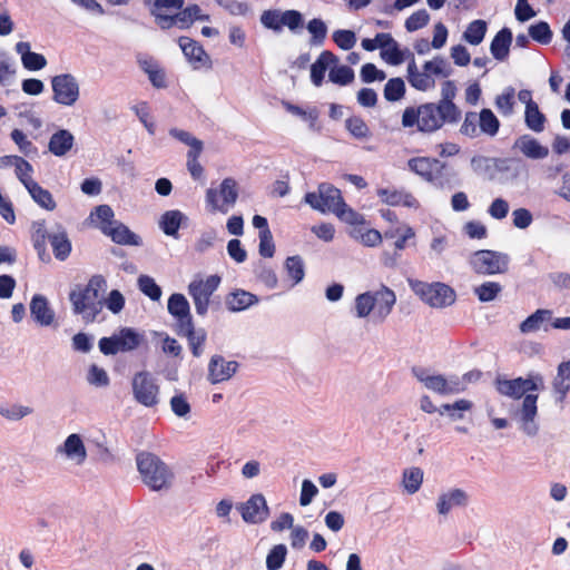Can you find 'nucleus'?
I'll list each match as a JSON object with an SVG mask.
<instances>
[{
	"instance_id": "obj_35",
	"label": "nucleus",
	"mask_w": 570,
	"mask_h": 570,
	"mask_svg": "<svg viewBox=\"0 0 570 570\" xmlns=\"http://www.w3.org/2000/svg\"><path fill=\"white\" fill-rule=\"evenodd\" d=\"M479 136L494 137L500 129V120L490 108H483L479 112Z\"/></svg>"
},
{
	"instance_id": "obj_45",
	"label": "nucleus",
	"mask_w": 570,
	"mask_h": 570,
	"mask_svg": "<svg viewBox=\"0 0 570 570\" xmlns=\"http://www.w3.org/2000/svg\"><path fill=\"white\" fill-rule=\"evenodd\" d=\"M514 95V88L507 87L501 95L495 97L494 105L502 116L509 117L513 114Z\"/></svg>"
},
{
	"instance_id": "obj_37",
	"label": "nucleus",
	"mask_w": 570,
	"mask_h": 570,
	"mask_svg": "<svg viewBox=\"0 0 570 570\" xmlns=\"http://www.w3.org/2000/svg\"><path fill=\"white\" fill-rule=\"evenodd\" d=\"M306 30L311 35L309 45L312 47H322L326 40L328 28L321 18H313L306 24Z\"/></svg>"
},
{
	"instance_id": "obj_18",
	"label": "nucleus",
	"mask_w": 570,
	"mask_h": 570,
	"mask_svg": "<svg viewBox=\"0 0 570 570\" xmlns=\"http://www.w3.org/2000/svg\"><path fill=\"white\" fill-rule=\"evenodd\" d=\"M29 307L31 317L38 325L43 327L52 325L56 314L45 295L35 294Z\"/></svg>"
},
{
	"instance_id": "obj_43",
	"label": "nucleus",
	"mask_w": 570,
	"mask_h": 570,
	"mask_svg": "<svg viewBox=\"0 0 570 570\" xmlns=\"http://www.w3.org/2000/svg\"><path fill=\"white\" fill-rule=\"evenodd\" d=\"M487 29L488 24L484 20H474L466 27L463 33V39L472 46H478L483 41Z\"/></svg>"
},
{
	"instance_id": "obj_58",
	"label": "nucleus",
	"mask_w": 570,
	"mask_h": 570,
	"mask_svg": "<svg viewBox=\"0 0 570 570\" xmlns=\"http://www.w3.org/2000/svg\"><path fill=\"white\" fill-rule=\"evenodd\" d=\"M405 52H409V50H402L400 48V45L396 40H394L391 46L387 48H383L381 50V58L392 65V66H399L404 62L405 60Z\"/></svg>"
},
{
	"instance_id": "obj_33",
	"label": "nucleus",
	"mask_w": 570,
	"mask_h": 570,
	"mask_svg": "<svg viewBox=\"0 0 570 570\" xmlns=\"http://www.w3.org/2000/svg\"><path fill=\"white\" fill-rule=\"evenodd\" d=\"M187 217L178 209L165 212L159 220V227L167 236L177 237L183 220Z\"/></svg>"
},
{
	"instance_id": "obj_49",
	"label": "nucleus",
	"mask_w": 570,
	"mask_h": 570,
	"mask_svg": "<svg viewBox=\"0 0 570 570\" xmlns=\"http://www.w3.org/2000/svg\"><path fill=\"white\" fill-rule=\"evenodd\" d=\"M188 294L193 298L196 313L200 316H204L208 311L210 295L198 288L191 282L188 285Z\"/></svg>"
},
{
	"instance_id": "obj_56",
	"label": "nucleus",
	"mask_w": 570,
	"mask_h": 570,
	"mask_svg": "<svg viewBox=\"0 0 570 570\" xmlns=\"http://www.w3.org/2000/svg\"><path fill=\"white\" fill-rule=\"evenodd\" d=\"M501 291L502 286L497 282H484L474 287V294L482 303L494 301Z\"/></svg>"
},
{
	"instance_id": "obj_6",
	"label": "nucleus",
	"mask_w": 570,
	"mask_h": 570,
	"mask_svg": "<svg viewBox=\"0 0 570 570\" xmlns=\"http://www.w3.org/2000/svg\"><path fill=\"white\" fill-rule=\"evenodd\" d=\"M131 392L134 400L142 406L155 407L159 403V384L155 375L147 370L134 374Z\"/></svg>"
},
{
	"instance_id": "obj_51",
	"label": "nucleus",
	"mask_w": 570,
	"mask_h": 570,
	"mask_svg": "<svg viewBox=\"0 0 570 570\" xmlns=\"http://www.w3.org/2000/svg\"><path fill=\"white\" fill-rule=\"evenodd\" d=\"M346 130L356 139H366L371 131L366 122L360 116H351L345 120Z\"/></svg>"
},
{
	"instance_id": "obj_57",
	"label": "nucleus",
	"mask_w": 570,
	"mask_h": 570,
	"mask_svg": "<svg viewBox=\"0 0 570 570\" xmlns=\"http://www.w3.org/2000/svg\"><path fill=\"white\" fill-rule=\"evenodd\" d=\"M554 392L570 391V361L562 362L558 366L557 376L553 380Z\"/></svg>"
},
{
	"instance_id": "obj_24",
	"label": "nucleus",
	"mask_w": 570,
	"mask_h": 570,
	"mask_svg": "<svg viewBox=\"0 0 570 570\" xmlns=\"http://www.w3.org/2000/svg\"><path fill=\"white\" fill-rule=\"evenodd\" d=\"M57 452L63 453L69 460L82 464L87 458L83 441L79 434L72 433L67 436L63 444L57 448Z\"/></svg>"
},
{
	"instance_id": "obj_44",
	"label": "nucleus",
	"mask_w": 570,
	"mask_h": 570,
	"mask_svg": "<svg viewBox=\"0 0 570 570\" xmlns=\"http://www.w3.org/2000/svg\"><path fill=\"white\" fill-rule=\"evenodd\" d=\"M279 18L282 29L286 27L294 35L299 33L304 28V16L296 9H288L283 11L282 17Z\"/></svg>"
},
{
	"instance_id": "obj_30",
	"label": "nucleus",
	"mask_w": 570,
	"mask_h": 570,
	"mask_svg": "<svg viewBox=\"0 0 570 570\" xmlns=\"http://www.w3.org/2000/svg\"><path fill=\"white\" fill-rule=\"evenodd\" d=\"M177 335L186 337L188 341L191 354L195 357H199L203 354V345L206 342V331L204 328L196 330L194 324L185 328L177 330Z\"/></svg>"
},
{
	"instance_id": "obj_34",
	"label": "nucleus",
	"mask_w": 570,
	"mask_h": 570,
	"mask_svg": "<svg viewBox=\"0 0 570 570\" xmlns=\"http://www.w3.org/2000/svg\"><path fill=\"white\" fill-rule=\"evenodd\" d=\"M159 28L161 30H168L173 27H178L179 29H188L193 26L194 21L190 18V12L187 11L184 7L180 10H177L171 16H159Z\"/></svg>"
},
{
	"instance_id": "obj_15",
	"label": "nucleus",
	"mask_w": 570,
	"mask_h": 570,
	"mask_svg": "<svg viewBox=\"0 0 570 570\" xmlns=\"http://www.w3.org/2000/svg\"><path fill=\"white\" fill-rule=\"evenodd\" d=\"M236 361H226L222 355L212 356L208 364V381L212 384L229 380L237 371Z\"/></svg>"
},
{
	"instance_id": "obj_31",
	"label": "nucleus",
	"mask_w": 570,
	"mask_h": 570,
	"mask_svg": "<svg viewBox=\"0 0 570 570\" xmlns=\"http://www.w3.org/2000/svg\"><path fill=\"white\" fill-rule=\"evenodd\" d=\"M456 92L458 88L455 82L453 80H445L441 87V98L435 102L461 120L462 111L454 102Z\"/></svg>"
},
{
	"instance_id": "obj_59",
	"label": "nucleus",
	"mask_w": 570,
	"mask_h": 570,
	"mask_svg": "<svg viewBox=\"0 0 570 570\" xmlns=\"http://www.w3.org/2000/svg\"><path fill=\"white\" fill-rule=\"evenodd\" d=\"M333 41L342 50H351L357 41L356 35L353 30L337 29L332 35Z\"/></svg>"
},
{
	"instance_id": "obj_10",
	"label": "nucleus",
	"mask_w": 570,
	"mask_h": 570,
	"mask_svg": "<svg viewBox=\"0 0 570 570\" xmlns=\"http://www.w3.org/2000/svg\"><path fill=\"white\" fill-rule=\"evenodd\" d=\"M440 62L439 56L432 60L425 61L422 66V71L417 69L414 58L407 65V81L410 85L420 91H428L435 87L433 76L439 77Z\"/></svg>"
},
{
	"instance_id": "obj_36",
	"label": "nucleus",
	"mask_w": 570,
	"mask_h": 570,
	"mask_svg": "<svg viewBox=\"0 0 570 570\" xmlns=\"http://www.w3.org/2000/svg\"><path fill=\"white\" fill-rule=\"evenodd\" d=\"M459 185L456 173L449 169L445 163L440 161L434 177L433 187L442 190H451Z\"/></svg>"
},
{
	"instance_id": "obj_53",
	"label": "nucleus",
	"mask_w": 570,
	"mask_h": 570,
	"mask_svg": "<svg viewBox=\"0 0 570 570\" xmlns=\"http://www.w3.org/2000/svg\"><path fill=\"white\" fill-rule=\"evenodd\" d=\"M528 31L530 38L541 45H548L552 40V30L549 23L546 21H538L535 23H532L529 27Z\"/></svg>"
},
{
	"instance_id": "obj_46",
	"label": "nucleus",
	"mask_w": 570,
	"mask_h": 570,
	"mask_svg": "<svg viewBox=\"0 0 570 570\" xmlns=\"http://www.w3.org/2000/svg\"><path fill=\"white\" fill-rule=\"evenodd\" d=\"M405 82L402 78L395 77L387 80L384 86L383 95L387 101L395 102L405 95Z\"/></svg>"
},
{
	"instance_id": "obj_2",
	"label": "nucleus",
	"mask_w": 570,
	"mask_h": 570,
	"mask_svg": "<svg viewBox=\"0 0 570 570\" xmlns=\"http://www.w3.org/2000/svg\"><path fill=\"white\" fill-rule=\"evenodd\" d=\"M494 386L498 393L503 396L513 400H520L523 397L520 410L521 430L529 436L537 435L539 425L534 419L538 413V395L532 393L527 394L523 377L519 376L515 379H507L498 375L494 380Z\"/></svg>"
},
{
	"instance_id": "obj_4",
	"label": "nucleus",
	"mask_w": 570,
	"mask_h": 570,
	"mask_svg": "<svg viewBox=\"0 0 570 570\" xmlns=\"http://www.w3.org/2000/svg\"><path fill=\"white\" fill-rule=\"evenodd\" d=\"M138 472L142 482L153 491L169 489L174 473L170 468L154 453L140 452L136 456Z\"/></svg>"
},
{
	"instance_id": "obj_52",
	"label": "nucleus",
	"mask_w": 570,
	"mask_h": 570,
	"mask_svg": "<svg viewBox=\"0 0 570 570\" xmlns=\"http://www.w3.org/2000/svg\"><path fill=\"white\" fill-rule=\"evenodd\" d=\"M354 77V70L346 65L335 66L328 72L330 81L338 86L350 85Z\"/></svg>"
},
{
	"instance_id": "obj_23",
	"label": "nucleus",
	"mask_w": 570,
	"mask_h": 570,
	"mask_svg": "<svg viewBox=\"0 0 570 570\" xmlns=\"http://www.w3.org/2000/svg\"><path fill=\"white\" fill-rule=\"evenodd\" d=\"M75 145V136L68 129H58L49 138L48 150L56 157L66 156Z\"/></svg>"
},
{
	"instance_id": "obj_13",
	"label": "nucleus",
	"mask_w": 570,
	"mask_h": 570,
	"mask_svg": "<svg viewBox=\"0 0 570 570\" xmlns=\"http://www.w3.org/2000/svg\"><path fill=\"white\" fill-rule=\"evenodd\" d=\"M178 45L185 58L194 69H199L203 67L208 69L212 68L210 56L205 51L199 42L189 37L183 36L179 37Z\"/></svg>"
},
{
	"instance_id": "obj_8",
	"label": "nucleus",
	"mask_w": 570,
	"mask_h": 570,
	"mask_svg": "<svg viewBox=\"0 0 570 570\" xmlns=\"http://www.w3.org/2000/svg\"><path fill=\"white\" fill-rule=\"evenodd\" d=\"M304 202L314 210L323 214H335L337 209L344 205L341 190L328 183L320 184L317 191L306 193Z\"/></svg>"
},
{
	"instance_id": "obj_25",
	"label": "nucleus",
	"mask_w": 570,
	"mask_h": 570,
	"mask_svg": "<svg viewBox=\"0 0 570 570\" xmlns=\"http://www.w3.org/2000/svg\"><path fill=\"white\" fill-rule=\"evenodd\" d=\"M513 35L510 28L503 27L493 37L490 43V52L498 61H505L510 53Z\"/></svg>"
},
{
	"instance_id": "obj_17",
	"label": "nucleus",
	"mask_w": 570,
	"mask_h": 570,
	"mask_svg": "<svg viewBox=\"0 0 570 570\" xmlns=\"http://www.w3.org/2000/svg\"><path fill=\"white\" fill-rule=\"evenodd\" d=\"M101 233L109 237L115 244L122 246H140V236L129 229L124 223L117 220L112 227H101Z\"/></svg>"
},
{
	"instance_id": "obj_50",
	"label": "nucleus",
	"mask_w": 570,
	"mask_h": 570,
	"mask_svg": "<svg viewBox=\"0 0 570 570\" xmlns=\"http://www.w3.org/2000/svg\"><path fill=\"white\" fill-rule=\"evenodd\" d=\"M285 269L293 279L294 285L301 283L305 276L304 261L299 255L289 256L285 261Z\"/></svg>"
},
{
	"instance_id": "obj_9",
	"label": "nucleus",
	"mask_w": 570,
	"mask_h": 570,
	"mask_svg": "<svg viewBox=\"0 0 570 570\" xmlns=\"http://www.w3.org/2000/svg\"><path fill=\"white\" fill-rule=\"evenodd\" d=\"M509 262L508 254L491 249L476 250L470 259L473 271L482 275L503 274L508 271Z\"/></svg>"
},
{
	"instance_id": "obj_11",
	"label": "nucleus",
	"mask_w": 570,
	"mask_h": 570,
	"mask_svg": "<svg viewBox=\"0 0 570 570\" xmlns=\"http://www.w3.org/2000/svg\"><path fill=\"white\" fill-rule=\"evenodd\" d=\"M52 100L58 105L72 107L79 99L78 80L71 73H60L51 78Z\"/></svg>"
},
{
	"instance_id": "obj_38",
	"label": "nucleus",
	"mask_w": 570,
	"mask_h": 570,
	"mask_svg": "<svg viewBox=\"0 0 570 570\" xmlns=\"http://www.w3.org/2000/svg\"><path fill=\"white\" fill-rule=\"evenodd\" d=\"M547 118L544 114L540 110L538 104L530 105L524 110V124L525 126L534 131L542 132L544 130Z\"/></svg>"
},
{
	"instance_id": "obj_22",
	"label": "nucleus",
	"mask_w": 570,
	"mask_h": 570,
	"mask_svg": "<svg viewBox=\"0 0 570 570\" xmlns=\"http://www.w3.org/2000/svg\"><path fill=\"white\" fill-rule=\"evenodd\" d=\"M412 374L417 381L423 383L428 390L439 395H446L445 375L430 374V371L422 366H413Z\"/></svg>"
},
{
	"instance_id": "obj_61",
	"label": "nucleus",
	"mask_w": 570,
	"mask_h": 570,
	"mask_svg": "<svg viewBox=\"0 0 570 570\" xmlns=\"http://www.w3.org/2000/svg\"><path fill=\"white\" fill-rule=\"evenodd\" d=\"M14 171L17 178L26 187V189L29 188L31 184L36 183L31 177L33 168L31 164L27 161L24 158L20 157L16 159Z\"/></svg>"
},
{
	"instance_id": "obj_1",
	"label": "nucleus",
	"mask_w": 570,
	"mask_h": 570,
	"mask_svg": "<svg viewBox=\"0 0 570 570\" xmlns=\"http://www.w3.org/2000/svg\"><path fill=\"white\" fill-rule=\"evenodd\" d=\"M106 287V278L97 274L91 276L86 285H77L72 288L68 294L72 314L80 316L86 324L96 322L104 308L100 293Z\"/></svg>"
},
{
	"instance_id": "obj_48",
	"label": "nucleus",
	"mask_w": 570,
	"mask_h": 570,
	"mask_svg": "<svg viewBox=\"0 0 570 570\" xmlns=\"http://www.w3.org/2000/svg\"><path fill=\"white\" fill-rule=\"evenodd\" d=\"M440 160L429 157H414L407 161L411 171L424 178L433 168L439 166Z\"/></svg>"
},
{
	"instance_id": "obj_60",
	"label": "nucleus",
	"mask_w": 570,
	"mask_h": 570,
	"mask_svg": "<svg viewBox=\"0 0 570 570\" xmlns=\"http://www.w3.org/2000/svg\"><path fill=\"white\" fill-rule=\"evenodd\" d=\"M423 481V472L420 468L405 470L403 473V484L405 490L413 494L419 491Z\"/></svg>"
},
{
	"instance_id": "obj_12",
	"label": "nucleus",
	"mask_w": 570,
	"mask_h": 570,
	"mask_svg": "<svg viewBox=\"0 0 570 570\" xmlns=\"http://www.w3.org/2000/svg\"><path fill=\"white\" fill-rule=\"evenodd\" d=\"M243 520L248 524H259L269 517V508L266 499L261 493H255L238 507Z\"/></svg>"
},
{
	"instance_id": "obj_29",
	"label": "nucleus",
	"mask_w": 570,
	"mask_h": 570,
	"mask_svg": "<svg viewBox=\"0 0 570 570\" xmlns=\"http://www.w3.org/2000/svg\"><path fill=\"white\" fill-rule=\"evenodd\" d=\"M468 494L462 489H452L439 497L436 509L440 514H448L453 508L465 507Z\"/></svg>"
},
{
	"instance_id": "obj_32",
	"label": "nucleus",
	"mask_w": 570,
	"mask_h": 570,
	"mask_svg": "<svg viewBox=\"0 0 570 570\" xmlns=\"http://www.w3.org/2000/svg\"><path fill=\"white\" fill-rule=\"evenodd\" d=\"M120 352H131L137 350L144 341V335L132 327H121L117 333Z\"/></svg>"
},
{
	"instance_id": "obj_16",
	"label": "nucleus",
	"mask_w": 570,
	"mask_h": 570,
	"mask_svg": "<svg viewBox=\"0 0 570 570\" xmlns=\"http://www.w3.org/2000/svg\"><path fill=\"white\" fill-rule=\"evenodd\" d=\"M513 149L519 150L524 157L532 160H541L549 155V148L529 134L518 137L514 140Z\"/></svg>"
},
{
	"instance_id": "obj_62",
	"label": "nucleus",
	"mask_w": 570,
	"mask_h": 570,
	"mask_svg": "<svg viewBox=\"0 0 570 570\" xmlns=\"http://www.w3.org/2000/svg\"><path fill=\"white\" fill-rule=\"evenodd\" d=\"M479 112L475 111H466L464 115L463 122L460 127V134L469 137L476 138L479 137Z\"/></svg>"
},
{
	"instance_id": "obj_20",
	"label": "nucleus",
	"mask_w": 570,
	"mask_h": 570,
	"mask_svg": "<svg viewBox=\"0 0 570 570\" xmlns=\"http://www.w3.org/2000/svg\"><path fill=\"white\" fill-rule=\"evenodd\" d=\"M48 240L58 261L63 262L69 257L72 246L65 227L57 224L56 229L49 233Z\"/></svg>"
},
{
	"instance_id": "obj_26",
	"label": "nucleus",
	"mask_w": 570,
	"mask_h": 570,
	"mask_svg": "<svg viewBox=\"0 0 570 570\" xmlns=\"http://www.w3.org/2000/svg\"><path fill=\"white\" fill-rule=\"evenodd\" d=\"M18 55L21 57V63L24 69L29 71H38L47 66V59L43 55L31 51L29 42L20 41L14 47Z\"/></svg>"
},
{
	"instance_id": "obj_14",
	"label": "nucleus",
	"mask_w": 570,
	"mask_h": 570,
	"mask_svg": "<svg viewBox=\"0 0 570 570\" xmlns=\"http://www.w3.org/2000/svg\"><path fill=\"white\" fill-rule=\"evenodd\" d=\"M167 311L176 321L175 332L194 324L189 302L183 294L174 293L169 296Z\"/></svg>"
},
{
	"instance_id": "obj_55",
	"label": "nucleus",
	"mask_w": 570,
	"mask_h": 570,
	"mask_svg": "<svg viewBox=\"0 0 570 570\" xmlns=\"http://www.w3.org/2000/svg\"><path fill=\"white\" fill-rule=\"evenodd\" d=\"M354 308H355V315L358 318H365L372 312H374V301H373L372 291L358 294L355 297Z\"/></svg>"
},
{
	"instance_id": "obj_3",
	"label": "nucleus",
	"mask_w": 570,
	"mask_h": 570,
	"mask_svg": "<svg viewBox=\"0 0 570 570\" xmlns=\"http://www.w3.org/2000/svg\"><path fill=\"white\" fill-rule=\"evenodd\" d=\"M459 121L458 117L436 102H424L416 107L410 106L402 114V126L404 128L416 127L417 131L422 134H433L445 124L455 125Z\"/></svg>"
},
{
	"instance_id": "obj_47",
	"label": "nucleus",
	"mask_w": 570,
	"mask_h": 570,
	"mask_svg": "<svg viewBox=\"0 0 570 570\" xmlns=\"http://www.w3.org/2000/svg\"><path fill=\"white\" fill-rule=\"evenodd\" d=\"M139 291L154 302H158L161 297V287L149 275H140L137 279Z\"/></svg>"
},
{
	"instance_id": "obj_63",
	"label": "nucleus",
	"mask_w": 570,
	"mask_h": 570,
	"mask_svg": "<svg viewBox=\"0 0 570 570\" xmlns=\"http://www.w3.org/2000/svg\"><path fill=\"white\" fill-rule=\"evenodd\" d=\"M430 21V14L425 9L413 12L404 23L407 32H414L424 28Z\"/></svg>"
},
{
	"instance_id": "obj_64",
	"label": "nucleus",
	"mask_w": 570,
	"mask_h": 570,
	"mask_svg": "<svg viewBox=\"0 0 570 570\" xmlns=\"http://www.w3.org/2000/svg\"><path fill=\"white\" fill-rule=\"evenodd\" d=\"M281 10L277 9H268L262 12L261 14V23L268 30H272L276 33L282 31V23L279 22L282 17Z\"/></svg>"
},
{
	"instance_id": "obj_41",
	"label": "nucleus",
	"mask_w": 570,
	"mask_h": 570,
	"mask_svg": "<svg viewBox=\"0 0 570 570\" xmlns=\"http://www.w3.org/2000/svg\"><path fill=\"white\" fill-rule=\"evenodd\" d=\"M17 66L12 58L4 51L0 52V86L8 87L14 81Z\"/></svg>"
},
{
	"instance_id": "obj_42",
	"label": "nucleus",
	"mask_w": 570,
	"mask_h": 570,
	"mask_svg": "<svg viewBox=\"0 0 570 570\" xmlns=\"http://www.w3.org/2000/svg\"><path fill=\"white\" fill-rule=\"evenodd\" d=\"M29 195L40 207L47 210H53L56 208V202L51 193L48 189L42 188L38 183L31 184L27 188Z\"/></svg>"
},
{
	"instance_id": "obj_19",
	"label": "nucleus",
	"mask_w": 570,
	"mask_h": 570,
	"mask_svg": "<svg viewBox=\"0 0 570 570\" xmlns=\"http://www.w3.org/2000/svg\"><path fill=\"white\" fill-rule=\"evenodd\" d=\"M374 301V316L383 322L392 312L395 303L396 295L387 286L382 285L380 289L373 291Z\"/></svg>"
},
{
	"instance_id": "obj_27",
	"label": "nucleus",
	"mask_w": 570,
	"mask_h": 570,
	"mask_svg": "<svg viewBox=\"0 0 570 570\" xmlns=\"http://www.w3.org/2000/svg\"><path fill=\"white\" fill-rule=\"evenodd\" d=\"M338 58L328 50L320 53L317 59L311 66V81L315 87H321L324 82L326 70L331 65H336Z\"/></svg>"
},
{
	"instance_id": "obj_54",
	"label": "nucleus",
	"mask_w": 570,
	"mask_h": 570,
	"mask_svg": "<svg viewBox=\"0 0 570 570\" xmlns=\"http://www.w3.org/2000/svg\"><path fill=\"white\" fill-rule=\"evenodd\" d=\"M287 548L285 544L279 543L274 546L266 557V569L267 570H279L286 560Z\"/></svg>"
},
{
	"instance_id": "obj_28",
	"label": "nucleus",
	"mask_w": 570,
	"mask_h": 570,
	"mask_svg": "<svg viewBox=\"0 0 570 570\" xmlns=\"http://www.w3.org/2000/svg\"><path fill=\"white\" fill-rule=\"evenodd\" d=\"M259 298L245 289H236L226 296V307L228 311L238 313L256 305Z\"/></svg>"
},
{
	"instance_id": "obj_21",
	"label": "nucleus",
	"mask_w": 570,
	"mask_h": 570,
	"mask_svg": "<svg viewBox=\"0 0 570 570\" xmlns=\"http://www.w3.org/2000/svg\"><path fill=\"white\" fill-rule=\"evenodd\" d=\"M553 312L548 308H538L535 312L530 314L519 325V330L522 334L534 333L539 330L548 332L547 323L551 324Z\"/></svg>"
},
{
	"instance_id": "obj_39",
	"label": "nucleus",
	"mask_w": 570,
	"mask_h": 570,
	"mask_svg": "<svg viewBox=\"0 0 570 570\" xmlns=\"http://www.w3.org/2000/svg\"><path fill=\"white\" fill-rule=\"evenodd\" d=\"M185 4V0H155L150 9V14L155 18L156 24L159 27V16H171L170 11L180 10Z\"/></svg>"
},
{
	"instance_id": "obj_5",
	"label": "nucleus",
	"mask_w": 570,
	"mask_h": 570,
	"mask_svg": "<svg viewBox=\"0 0 570 570\" xmlns=\"http://www.w3.org/2000/svg\"><path fill=\"white\" fill-rule=\"evenodd\" d=\"M407 283L413 293L433 308H444L455 302L454 289L444 283H425L412 278H409Z\"/></svg>"
},
{
	"instance_id": "obj_7",
	"label": "nucleus",
	"mask_w": 570,
	"mask_h": 570,
	"mask_svg": "<svg viewBox=\"0 0 570 570\" xmlns=\"http://www.w3.org/2000/svg\"><path fill=\"white\" fill-rule=\"evenodd\" d=\"M238 199V187L234 178L227 177L222 180L218 188L206 190V204L210 212L227 214Z\"/></svg>"
},
{
	"instance_id": "obj_40",
	"label": "nucleus",
	"mask_w": 570,
	"mask_h": 570,
	"mask_svg": "<svg viewBox=\"0 0 570 570\" xmlns=\"http://www.w3.org/2000/svg\"><path fill=\"white\" fill-rule=\"evenodd\" d=\"M89 217L100 232L101 227H112V225L117 222L115 219V213L109 205H99L95 207Z\"/></svg>"
}]
</instances>
